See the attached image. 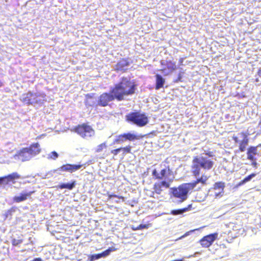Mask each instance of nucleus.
Listing matches in <instances>:
<instances>
[{
    "label": "nucleus",
    "instance_id": "1",
    "mask_svg": "<svg viewBox=\"0 0 261 261\" xmlns=\"http://www.w3.org/2000/svg\"><path fill=\"white\" fill-rule=\"evenodd\" d=\"M130 94V77H123L121 81L111 87L109 93H103L98 98L97 105L105 107L109 102L116 99L118 101L123 99L125 96Z\"/></svg>",
    "mask_w": 261,
    "mask_h": 261
},
{
    "label": "nucleus",
    "instance_id": "2",
    "mask_svg": "<svg viewBox=\"0 0 261 261\" xmlns=\"http://www.w3.org/2000/svg\"><path fill=\"white\" fill-rule=\"evenodd\" d=\"M208 177L205 175H202L200 177L188 183H185L179 185L177 187H173L170 189V197L177 200L179 203H181L188 198V194L189 191L194 189L198 184L202 185H206Z\"/></svg>",
    "mask_w": 261,
    "mask_h": 261
},
{
    "label": "nucleus",
    "instance_id": "3",
    "mask_svg": "<svg viewBox=\"0 0 261 261\" xmlns=\"http://www.w3.org/2000/svg\"><path fill=\"white\" fill-rule=\"evenodd\" d=\"M156 167L153 169L152 172V175L154 179L156 180H163L161 182H155L153 187L154 192L161 194L163 191V188L167 189L169 188L172 179L168 177L171 174V171L169 166H166L165 164L161 163L156 165Z\"/></svg>",
    "mask_w": 261,
    "mask_h": 261
},
{
    "label": "nucleus",
    "instance_id": "4",
    "mask_svg": "<svg viewBox=\"0 0 261 261\" xmlns=\"http://www.w3.org/2000/svg\"><path fill=\"white\" fill-rule=\"evenodd\" d=\"M204 154V153H203ZM209 157L213 156L212 152H208L204 153ZM214 162L211 159L201 154L199 155H196L193 158L192 165L191 166V173L195 177H198L201 173V169L208 171L213 168Z\"/></svg>",
    "mask_w": 261,
    "mask_h": 261
},
{
    "label": "nucleus",
    "instance_id": "5",
    "mask_svg": "<svg viewBox=\"0 0 261 261\" xmlns=\"http://www.w3.org/2000/svg\"><path fill=\"white\" fill-rule=\"evenodd\" d=\"M41 148L38 143L32 144L29 147L23 148L17 155L18 159L22 162L31 160L40 152Z\"/></svg>",
    "mask_w": 261,
    "mask_h": 261
},
{
    "label": "nucleus",
    "instance_id": "6",
    "mask_svg": "<svg viewBox=\"0 0 261 261\" xmlns=\"http://www.w3.org/2000/svg\"><path fill=\"white\" fill-rule=\"evenodd\" d=\"M234 143L238 144L239 151L244 152L249 143L248 134L245 132H241L238 135H233L232 137Z\"/></svg>",
    "mask_w": 261,
    "mask_h": 261
},
{
    "label": "nucleus",
    "instance_id": "7",
    "mask_svg": "<svg viewBox=\"0 0 261 261\" xmlns=\"http://www.w3.org/2000/svg\"><path fill=\"white\" fill-rule=\"evenodd\" d=\"M82 166L83 165L81 164H66L55 170L54 172L59 175H62L63 172H67L71 173L80 169Z\"/></svg>",
    "mask_w": 261,
    "mask_h": 261
},
{
    "label": "nucleus",
    "instance_id": "8",
    "mask_svg": "<svg viewBox=\"0 0 261 261\" xmlns=\"http://www.w3.org/2000/svg\"><path fill=\"white\" fill-rule=\"evenodd\" d=\"M132 121L139 126H143L147 124L148 120L144 114L135 112L132 113Z\"/></svg>",
    "mask_w": 261,
    "mask_h": 261
},
{
    "label": "nucleus",
    "instance_id": "9",
    "mask_svg": "<svg viewBox=\"0 0 261 261\" xmlns=\"http://www.w3.org/2000/svg\"><path fill=\"white\" fill-rule=\"evenodd\" d=\"M218 236V234L217 232L208 234L201 238L199 241V243L202 247L208 248L217 239Z\"/></svg>",
    "mask_w": 261,
    "mask_h": 261
},
{
    "label": "nucleus",
    "instance_id": "10",
    "mask_svg": "<svg viewBox=\"0 0 261 261\" xmlns=\"http://www.w3.org/2000/svg\"><path fill=\"white\" fill-rule=\"evenodd\" d=\"M75 131L83 138L90 137L94 134L93 129L90 126L84 124L76 127Z\"/></svg>",
    "mask_w": 261,
    "mask_h": 261
},
{
    "label": "nucleus",
    "instance_id": "11",
    "mask_svg": "<svg viewBox=\"0 0 261 261\" xmlns=\"http://www.w3.org/2000/svg\"><path fill=\"white\" fill-rule=\"evenodd\" d=\"M34 193V191H28L24 190L20 193L18 195L13 198L14 202L19 203L26 200L29 197Z\"/></svg>",
    "mask_w": 261,
    "mask_h": 261
},
{
    "label": "nucleus",
    "instance_id": "12",
    "mask_svg": "<svg viewBox=\"0 0 261 261\" xmlns=\"http://www.w3.org/2000/svg\"><path fill=\"white\" fill-rule=\"evenodd\" d=\"M115 250L116 249L114 247H109L108 249L100 253L94 254L90 255L89 259L90 261H94L102 257H106L109 255L111 252Z\"/></svg>",
    "mask_w": 261,
    "mask_h": 261
},
{
    "label": "nucleus",
    "instance_id": "13",
    "mask_svg": "<svg viewBox=\"0 0 261 261\" xmlns=\"http://www.w3.org/2000/svg\"><path fill=\"white\" fill-rule=\"evenodd\" d=\"M20 175L17 172H13L7 176L0 177V186L2 185H7L10 181H13L14 179L20 178Z\"/></svg>",
    "mask_w": 261,
    "mask_h": 261
},
{
    "label": "nucleus",
    "instance_id": "14",
    "mask_svg": "<svg viewBox=\"0 0 261 261\" xmlns=\"http://www.w3.org/2000/svg\"><path fill=\"white\" fill-rule=\"evenodd\" d=\"M34 94L36 95L37 96L36 97H33L32 102H31L32 105L35 104L41 105L42 104L44 101H46L45 99L46 94L44 93L37 92L34 93Z\"/></svg>",
    "mask_w": 261,
    "mask_h": 261
},
{
    "label": "nucleus",
    "instance_id": "15",
    "mask_svg": "<svg viewBox=\"0 0 261 261\" xmlns=\"http://www.w3.org/2000/svg\"><path fill=\"white\" fill-rule=\"evenodd\" d=\"M257 154V146H250L247 148V155L248 160H255V155Z\"/></svg>",
    "mask_w": 261,
    "mask_h": 261
},
{
    "label": "nucleus",
    "instance_id": "16",
    "mask_svg": "<svg viewBox=\"0 0 261 261\" xmlns=\"http://www.w3.org/2000/svg\"><path fill=\"white\" fill-rule=\"evenodd\" d=\"M36 95L34 94V93L29 91L27 93L22 95L20 99L28 105H31V102H32L33 97H36Z\"/></svg>",
    "mask_w": 261,
    "mask_h": 261
},
{
    "label": "nucleus",
    "instance_id": "17",
    "mask_svg": "<svg viewBox=\"0 0 261 261\" xmlns=\"http://www.w3.org/2000/svg\"><path fill=\"white\" fill-rule=\"evenodd\" d=\"M128 67V62L124 60L120 61L116 65L115 69L117 71H125Z\"/></svg>",
    "mask_w": 261,
    "mask_h": 261
},
{
    "label": "nucleus",
    "instance_id": "18",
    "mask_svg": "<svg viewBox=\"0 0 261 261\" xmlns=\"http://www.w3.org/2000/svg\"><path fill=\"white\" fill-rule=\"evenodd\" d=\"M156 79V83L155 88L156 90L160 89V88L163 87V86L165 84V79L160 74H157L155 75Z\"/></svg>",
    "mask_w": 261,
    "mask_h": 261
},
{
    "label": "nucleus",
    "instance_id": "19",
    "mask_svg": "<svg viewBox=\"0 0 261 261\" xmlns=\"http://www.w3.org/2000/svg\"><path fill=\"white\" fill-rule=\"evenodd\" d=\"M161 64L162 65H167V69H168V70L172 72L175 70L177 69V67L176 66V63L174 62H172V61H166V63L165 64L164 62H161Z\"/></svg>",
    "mask_w": 261,
    "mask_h": 261
},
{
    "label": "nucleus",
    "instance_id": "20",
    "mask_svg": "<svg viewBox=\"0 0 261 261\" xmlns=\"http://www.w3.org/2000/svg\"><path fill=\"white\" fill-rule=\"evenodd\" d=\"M127 140L130 141V133L119 135L117 138L116 139L115 142L117 143H121Z\"/></svg>",
    "mask_w": 261,
    "mask_h": 261
},
{
    "label": "nucleus",
    "instance_id": "21",
    "mask_svg": "<svg viewBox=\"0 0 261 261\" xmlns=\"http://www.w3.org/2000/svg\"><path fill=\"white\" fill-rule=\"evenodd\" d=\"M76 181L73 180L71 182L62 183L58 186L60 189H67L69 190H72L75 186Z\"/></svg>",
    "mask_w": 261,
    "mask_h": 261
},
{
    "label": "nucleus",
    "instance_id": "22",
    "mask_svg": "<svg viewBox=\"0 0 261 261\" xmlns=\"http://www.w3.org/2000/svg\"><path fill=\"white\" fill-rule=\"evenodd\" d=\"M192 204H189L187 207H184L181 209H178V210H172L171 212V214L173 215H180L182 214L183 213H185L186 212H187L189 210H190L192 208Z\"/></svg>",
    "mask_w": 261,
    "mask_h": 261
},
{
    "label": "nucleus",
    "instance_id": "23",
    "mask_svg": "<svg viewBox=\"0 0 261 261\" xmlns=\"http://www.w3.org/2000/svg\"><path fill=\"white\" fill-rule=\"evenodd\" d=\"M16 212V208L14 207H11L10 209L5 211L4 216L5 219H11L13 214Z\"/></svg>",
    "mask_w": 261,
    "mask_h": 261
},
{
    "label": "nucleus",
    "instance_id": "24",
    "mask_svg": "<svg viewBox=\"0 0 261 261\" xmlns=\"http://www.w3.org/2000/svg\"><path fill=\"white\" fill-rule=\"evenodd\" d=\"M121 151L123 152V153L125 152L128 153L130 152V147L129 146L123 148L121 147L112 150V152L115 155H116Z\"/></svg>",
    "mask_w": 261,
    "mask_h": 261
},
{
    "label": "nucleus",
    "instance_id": "25",
    "mask_svg": "<svg viewBox=\"0 0 261 261\" xmlns=\"http://www.w3.org/2000/svg\"><path fill=\"white\" fill-rule=\"evenodd\" d=\"M225 187V183L224 182L219 181L215 182L213 188L215 190L221 189L223 191Z\"/></svg>",
    "mask_w": 261,
    "mask_h": 261
},
{
    "label": "nucleus",
    "instance_id": "26",
    "mask_svg": "<svg viewBox=\"0 0 261 261\" xmlns=\"http://www.w3.org/2000/svg\"><path fill=\"white\" fill-rule=\"evenodd\" d=\"M59 157L58 153L55 151H53L50 153L47 154V158L48 160H56Z\"/></svg>",
    "mask_w": 261,
    "mask_h": 261
},
{
    "label": "nucleus",
    "instance_id": "27",
    "mask_svg": "<svg viewBox=\"0 0 261 261\" xmlns=\"http://www.w3.org/2000/svg\"><path fill=\"white\" fill-rule=\"evenodd\" d=\"M150 226V225L149 224H140L137 228L132 227V229H133L134 230L147 229V228H149V227Z\"/></svg>",
    "mask_w": 261,
    "mask_h": 261
},
{
    "label": "nucleus",
    "instance_id": "28",
    "mask_svg": "<svg viewBox=\"0 0 261 261\" xmlns=\"http://www.w3.org/2000/svg\"><path fill=\"white\" fill-rule=\"evenodd\" d=\"M107 147V145L105 143H102L100 145H99L96 149V151L97 152H101L103 148H106Z\"/></svg>",
    "mask_w": 261,
    "mask_h": 261
},
{
    "label": "nucleus",
    "instance_id": "29",
    "mask_svg": "<svg viewBox=\"0 0 261 261\" xmlns=\"http://www.w3.org/2000/svg\"><path fill=\"white\" fill-rule=\"evenodd\" d=\"M256 176L255 173H251V174L248 175L246 177H245L244 179L245 180L246 182L250 181L252 178L255 177Z\"/></svg>",
    "mask_w": 261,
    "mask_h": 261
},
{
    "label": "nucleus",
    "instance_id": "30",
    "mask_svg": "<svg viewBox=\"0 0 261 261\" xmlns=\"http://www.w3.org/2000/svg\"><path fill=\"white\" fill-rule=\"evenodd\" d=\"M22 242V241L21 240H16L14 239L12 240V243L13 246H16L21 244Z\"/></svg>",
    "mask_w": 261,
    "mask_h": 261
},
{
    "label": "nucleus",
    "instance_id": "31",
    "mask_svg": "<svg viewBox=\"0 0 261 261\" xmlns=\"http://www.w3.org/2000/svg\"><path fill=\"white\" fill-rule=\"evenodd\" d=\"M182 76L180 73L178 74L177 77L174 81V83H178L181 81Z\"/></svg>",
    "mask_w": 261,
    "mask_h": 261
},
{
    "label": "nucleus",
    "instance_id": "32",
    "mask_svg": "<svg viewBox=\"0 0 261 261\" xmlns=\"http://www.w3.org/2000/svg\"><path fill=\"white\" fill-rule=\"evenodd\" d=\"M246 183V181L245 180H244V179H243V180H242L241 181H240L236 186V187H239L240 186H241L242 185H244V184Z\"/></svg>",
    "mask_w": 261,
    "mask_h": 261
},
{
    "label": "nucleus",
    "instance_id": "33",
    "mask_svg": "<svg viewBox=\"0 0 261 261\" xmlns=\"http://www.w3.org/2000/svg\"><path fill=\"white\" fill-rule=\"evenodd\" d=\"M194 230H192V231H188L186 233H185L183 236H181L178 239H180L181 238H183L188 235H189V234L192 231H193Z\"/></svg>",
    "mask_w": 261,
    "mask_h": 261
},
{
    "label": "nucleus",
    "instance_id": "34",
    "mask_svg": "<svg viewBox=\"0 0 261 261\" xmlns=\"http://www.w3.org/2000/svg\"><path fill=\"white\" fill-rule=\"evenodd\" d=\"M194 230H192V231H188L186 233H185L183 236H181L178 239H180L181 238H183L188 235H189V234L192 231H193Z\"/></svg>",
    "mask_w": 261,
    "mask_h": 261
},
{
    "label": "nucleus",
    "instance_id": "35",
    "mask_svg": "<svg viewBox=\"0 0 261 261\" xmlns=\"http://www.w3.org/2000/svg\"><path fill=\"white\" fill-rule=\"evenodd\" d=\"M250 161L252 162L251 165L254 167H256V166H257L256 160L255 159V160H250Z\"/></svg>",
    "mask_w": 261,
    "mask_h": 261
},
{
    "label": "nucleus",
    "instance_id": "36",
    "mask_svg": "<svg viewBox=\"0 0 261 261\" xmlns=\"http://www.w3.org/2000/svg\"><path fill=\"white\" fill-rule=\"evenodd\" d=\"M126 120L128 121V122H130V113L129 114H128L126 116Z\"/></svg>",
    "mask_w": 261,
    "mask_h": 261
},
{
    "label": "nucleus",
    "instance_id": "37",
    "mask_svg": "<svg viewBox=\"0 0 261 261\" xmlns=\"http://www.w3.org/2000/svg\"><path fill=\"white\" fill-rule=\"evenodd\" d=\"M108 197L110 199H113V198L117 197V196L116 195L109 194Z\"/></svg>",
    "mask_w": 261,
    "mask_h": 261
},
{
    "label": "nucleus",
    "instance_id": "38",
    "mask_svg": "<svg viewBox=\"0 0 261 261\" xmlns=\"http://www.w3.org/2000/svg\"><path fill=\"white\" fill-rule=\"evenodd\" d=\"M131 137H132V140L138 139V138L136 137V136L135 135H133V134H132Z\"/></svg>",
    "mask_w": 261,
    "mask_h": 261
},
{
    "label": "nucleus",
    "instance_id": "39",
    "mask_svg": "<svg viewBox=\"0 0 261 261\" xmlns=\"http://www.w3.org/2000/svg\"><path fill=\"white\" fill-rule=\"evenodd\" d=\"M166 70V68H164L161 69L160 70V71H161L163 73H165Z\"/></svg>",
    "mask_w": 261,
    "mask_h": 261
},
{
    "label": "nucleus",
    "instance_id": "40",
    "mask_svg": "<svg viewBox=\"0 0 261 261\" xmlns=\"http://www.w3.org/2000/svg\"><path fill=\"white\" fill-rule=\"evenodd\" d=\"M258 74H261V69H259L257 71Z\"/></svg>",
    "mask_w": 261,
    "mask_h": 261
},
{
    "label": "nucleus",
    "instance_id": "41",
    "mask_svg": "<svg viewBox=\"0 0 261 261\" xmlns=\"http://www.w3.org/2000/svg\"><path fill=\"white\" fill-rule=\"evenodd\" d=\"M133 89H134V86H132V92H131V93L133 94L134 91H133Z\"/></svg>",
    "mask_w": 261,
    "mask_h": 261
},
{
    "label": "nucleus",
    "instance_id": "42",
    "mask_svg": "<svg viewBox=\"0 0 261 261\" xmlns=\"http://www.w3.org/2000/svg\"><path fill=\"white\" fill-rule=\"evenodd\" d=\"M259 125H260V128H261V121H259Z\"/></svg>",
    "mask_w": 261,
    "mask_h": 261
},
{
    "label": "nucleus",
    "instance_id": "43",
    "mask_svg": "<svg viewBox=\"0 0 261 261\" xmlns=\"http://www.w3.org/2000/svg\"><path fill=\"white\" fill-rule=\"evenodd\" d=\"M2 86V83L0 81V87Z\"/></svg>",
    "mask_w": 261,
    "mask_h": 261
},
{
    "label": "nucleus",
    "instance_id": "44",
    "mask_svg": "<svg viewBox=\"0 0 261 261\" xmlns=\"http://www.w3.org/2000/svg\"><path fill=\"white\" fill-rule=\"evenodd\" d=\"M168 73H164V75H168Z\"/></svg>",
    "mask_w": 261,
    "mask_h": 261
}]
</instances>
